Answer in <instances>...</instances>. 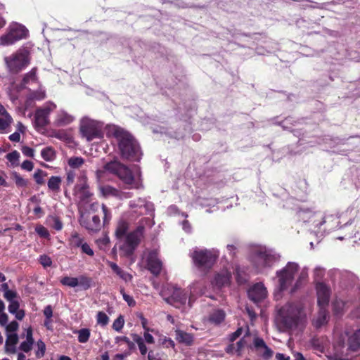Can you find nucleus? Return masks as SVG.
Returning a JSON list of instances; mask_svg holds the SVG:
<instances>
[{
    "label": "nucleus",
    "instance_id": "21",
    "mask_svg": "<svg viewBox=\"0 0 360 360\" xmlns=\"http://www.w3.org/2000/svg\"><path fill=\"white\" fill-rule=\"evenodd\" d=\"M74 120V117L68 114L67 112L61 110L58 112L55 124L58 127H63L72 123Z\"/></svg>",
    "mask_w": 360,
    "mask_h": 360
},
{
    "label": "nucleus",
    "instance_id": "42",
    "mask_svg": "<svg viewBox=\"0 0 360 360\" xmlns=\"http://www.w3.org/2000/svg\"><path fill=\"white\" fill-rule=\"evenodd\" d=\"M116 342L120 341L124 342L127 344L129 350H134L135 349V345L134 342L131 341L127 336H118L115 338Z\"/></svg>",
    "mask_w": 360,
    "mask_h": 360
},
{
    "label": "nucleus",
    "instance_id": "39",
    "mask_svg": "<svg viewBox=\"0 0 360 360\" xmlns=\"http://www.w3.org/2000/svg\"><path fill=\"white\" fill-rule=\"evenodd\" d=\"M7 160L15 166L18 165L20 153L17 150H13L6 155Z\"/></svg>",
    "mask_w": 360,
    "mask_h": 360
},
{
    "label": "nucleus",
    "instance_id": "38",
    "mask_svg": "<svg viewBox=\"0 0 360 360\" xmlns=\"http://www.w3.org/2000/svg\"><path fill=\"white\" fill-rule=\"evenodd\" d=\"M47 175L46 172L38 169L34 174L33 177L38 185H43L44 184V177Z\"/></svg>",
    "mask_w": 360,
    "mask_h": 360
},
{
    "label": "nucleus",
    "instance_id": "63",
    "mask_svg": "<svg viewBox=\"0 0 360 360\" xmlns=\"http://www.w3.org/2000/svg\"><path fill=\"white\" fill-rule=\"evenodd\" d=\"M245 344V341L243 339H240L238 342H237L236 352L238 353V355H240V352L244 347Z\"/></svg>",
    "mask_w": 360,
    "mask_h": 360
},
{
    "label": "nucleus",
    "instance_id": "29",
    "mask_svg": "<svg viewBox=\"0 0 360 360\" xmlns=\"http://www.w3.org/2000/svg\"><path fill=\"white\" fill-rule=\"evenodd\" d=\"M225 316V312L222 309H217L210 315V321L219 324L224 321Z\"/></svg>",
    "mask_w": 360,
    "mask_h": 360
},
{
    "label": "nucleus",
    "instance_id": "36",
    "mask_svg": "<svg viewBox=\"0 0 360 360\" xmlns=\"http://www.w3.org/2000/svg\"><path fill=\"white\" fill-rule=\"evenodd\" d=\"M60 283L63 285L75 288L79 285L77 278L65 276L60 279Z\"/></svg>",
    "mask_w": 360,
    "mask_h": 360
},
{
    "label": "nucleus",
    "instance_id": "41",
    "mask_svg": "<svg viewBox=\"0 0 360 360\" xmlns=\"http://www.w3.org/2000/svg\"><path fill=\"white\" fill-rule=\"evenodd\" d=\"M13 179L18 187H26L28 184V181L22 178L18 173L13 174Z\"/></svg>",
    "mask_w": 360,
    "mask_h": 360
},
{
    "label": "nucleus",
    "instance_id": "5",
    "mask_svg": "<svg viewBox=\"0 0 360 360\" xmlns=\"http://www.w3.org/2000/svg\"><path fill=\"white\" fill-rule=\"evenodd\" d=\"M300 309L294 304H288L278 311V321L285 330L297 327L300 321Z\"/></svg>",
    "mask_w": 360,
    "mask_h": 360
},
{
    "label": "nucleus",
    "instance_id": "17",
    "mask_svg": "<svg viewBox=\"0 0 360 360\" xmlns=\"http://www.w3.org/2000/svg\"><path fill=\"white\" fill-rule=\"evenodd\" d=\"M316 289L319 307H328L330 297V288L323 283H318Z\"/></svg>",
    "mask_w": 360,
    "mask_h": 360
},
{
    "label": "nucleus",
    "instance_id": "1",
    "mask_svg": "<svg viewBox=\"0 0 360 360\" xmlns=\"http://www.w3.org/2000/svg\"><path fill=\"white\" fill-rule=\"evenodd\" d=\"M79 221L80 225L89 233L98 232L102 226H108L111 220L110 210L105 205L96 202L91 203L89 208L79 210Z\"/></svg>",
    "mask_w": 360,
    "mask_h": 360
},
{
    "label": "nucleus",
    "instance_id": "16",
    "mask_svg": "<svg viewBox=\"0 0 360 360\" xmlns=\"http://www.w3.org/2000/svg\"><path fill=\"white\" fill-rule=\"evenodd\" d=\"M252 343L256 352L264 359L268 360L272 357L274 354L272 349L266 345L262 338L255 336Z\"/></svg>",
    "mask_w": 360,
    "mask_h": 360
},
{
    "label": "nucleus",
    "instance_id": "25",
    "mask_svg": "<svg viewBox=\"0 0 360 360\" xmlns=\"http://www.w3.org/2000/svg\"><path fill=\"white\" fill-rule=\"evenodd\" d=\"M0 113L2 116L0 117V131L4 132L13 122V118L4 108Z\"/></svg>",
    "mask_w": 360,
    "mask_h": 360
},
{
    "label": "nucleus",
    "instance_id": "23",
    "mask_svg": "<svg viewBox=\"0 0 360 360\" xmlns=\"http://www.w3.org/2000/svg\"><path fill=\"white\" fill-rule=\"evenodd\" d=\"M348 349L352 352H357L360 349V329L352 334L347 340Z\"/></svg>",
    "mask_w": 360,
    "mask_h": 360
},
{
    "label": "nucleus",
    "instance_id": "4",
    "mask_svg": "<svg viewBox=\"0 0 360 360\" xmlns=\"http://www.w3.org/2000/svg\"><path fill=\"white\" fill-rule=\"evenodd\" d=\"M219 255L214 250L198 249L191 254L194 266L201 272L207 274L214 265Z\"/></svg>",
    "mask_w": 360,
    "mask_h": 360
},
{
    "label": "nucleus",
    "instance_id": "34",
    "mask_svg": "<svg viewBox=\"0 0 360 360\" xmlns=\"http://www.w3.org/2000/svg\"><path fill=\"white\" fill-rule=\"evenodd\" d=\"M84 242V238H81L77 233H73L70 239V244L73 248H80Z\"/></svg>",
    "mask_w": 360,
    "mask_h": 360
},
{
    "label": "nucleus",
    "instance_id": "32",
    "mask_svg": "<svg viewBox=\"0 0 360 360\" xmlns=\"http://www.w3.org/2000/svg\"><path fill=\"white\" fill-rule=\"evenodd\" d=\"M42 158L48 162L52 161L56 157V153L53 148L46 147L41 151Z\"/></svg>",
    "mask_w": 360,
    "mask_h": 360
},
{
    "label": "nucleus",
    "instance_id": "37",
    "mask_svg": "<svg viewBox=\"0 0 360 360\" xmlns=\"http://www.w3.org/2000/svg\"><path fill=\"white\" fill-rule=\"evenodd\" d=\"M37 79V68H33L29 72L25 75L22 79V82L24 84H27L30 81L35 82Z\"/></svg>",
    "mask_w": 360,
    "mask_h": 360
},
{
    "label": "nucleus",
    "instance_id": "44",
    "mask_svg": "<svg viewBox=\"0 0 360 360\" xmlns=\"http://www.w3.org/2000/svg\"><path fill=\"white\" fill-rule=\"evenodd\" d=\"M39 262L44 268L49 267L52 265L51 257L46 255H40Z\"/></svg>",
    "mask_w": 360,
    "mask_h": 360
},
{
    "label": "nucleus",
    "instance_id": "45",
    "mask_svg": "<svg viewBox=\"0 0 360 360\" xmlns=\"http://www.w3.org/2000/svg\"><path fill=\"white\" fill-rule=\"evenodd\" d=\"M37 234L42 238H47L50 236L49 231L42 225H39L35 228Z\"/></svg>",
    "mask_w": 360,
    "mask_h": 360
},
{
    "label": "nucleus",
    "instance_id": "11",
    "mask_svg": "<svg viewBox=\"0 0 360 360\" xmlns=\"http://www.w3.org/2000/svg\"><path fill=\"white\" fill-rule=\"evenodd\" d=\"M278 261V257L264 250L255 252L254 263L257 269L271 267Z\"/></svg>",
    "mask_w": 360,
    "mask_h": 360
},
{
    "label": "nucleus",
    "instance_id": "50",
    "mask_svg": "<svg viewBox=\"0 0 360 360\" xmlns=\"http://www.w3.org/2000/svg\"><path fill=\"white\" fill-rule=\"evenodd\" d=\"M37 345H38V351L36 352V356L38 358H40V357H42L45 354L46 346H45V344L41 340H40L37 342Z\"/></svg>",
    "mask_w": 360,
    "mask_h": 360
},
{
    "label": "nucleus",
    "instance_id": "55",
    "mask_svg": "<svg viewBox=\"0 0 360 360\" xmlns=\"http://www.w3.org/2000/svg\"><path fill=\"white\" fill-rule=\"evenodd\" d=\"M19 325L16 321H13L6 326V330L8 332H15L18 329Z\"/></svg>",
    "mask_w": 360,
    "mask_h": 360
},
{
    "label": "nucleus",
    "instance_id": "35",
    "mask_svg": "<svg viewBox=\"0 0 360 360\" xmlns=\"http://www.w3.org/2000/svg\"><path fill=\"white\" fill-rule=\"evenodd\" d=\"M79 285L81 286L84 290H88L91 287L92 278L84 275L80 276L77 278Z\"/></svg>",
    "mask_w": 360,
    "mask_h": 360
},
{
    "label": "nucleus",
    "instance_id": "43",
    "mask_svg": "<svg viewBox=\"0 0 360 360\" xmlns=\"http://www.w3.org/2000/svg\"><path fill=\"white\" fill-rule=\"evenodd\" d=\"M124 321L122 316L117 317L112 323V328L116 331H120L124 326Z\"/></svg>",
    "mask_w": 360,
    "mask_h": 360
},
{
    "label": "nucleus",
    "instance_id": "60",
    "mask_svg": "<svg viewBox=\"0 0 360 360\" xmlns=\"http://www.w3.org/2000/svg\"><path fill=\"white\" fill-rule=\"evenodd\" d=\"M53 136L60 140H65L67 139L68 134L64 130H59L54 132Z\"/></svg>",
    "mask_w": 360,
    "mask_h": 360
},
{
    "label": "nucleus",
    "instance_id": "15",
    "mask_svg": "<svg viewBox=\"0 0 360 360\" xmlns=\"http://www.w3.org/2000/svg\"><path fill=\"white\" fill-rule=\"evenodd\" d=\"M145 227L143 225L138 226L136 229L129 233L126 236L125 243L130 249V252H133L134 250L139 246L141 240L143 236Z\"/></svg>",
    "mask_w": 360,
    "mask_h": 360
},
{
    "label": "nucleus",
    "instance_id": "28",
    "mask_svg": "<svg viewBox=\"0 0 360 360\" xmlns=\"http://www.w3.org/2000/svg\"><path fill=\"white\" fill-rule=\"evenodd\" d=\"M100 191L104 197L112 196L117 198L120 196V191L116 188L110 185H105L101 186Z\"/></svg>",
    "mask_w": 360,
    "mask_h": 360
},
{
    "label": "nucleus",
    "instance_id": "64",
    "mask_svg": "<svg viewBox=\"0 0 360 360\" xmlns=\"http://www.w3.org/2000/svg\"><path fill=\"white\" fill-rule=\"evenodd\" d=\"M9 140L13 142H19L20 140V135L18 131H15L11 134L8 137Z\"/></svg>",
    "mask_w": 360,
    "mask_h": 360
},
{
    "label": "nucleus",
    "instance_id": "13",
    "mask_svg": "<svg viewBox=\"0 0 360 360\" xmlns=\"http://www.w3.org/2000/svg\"><path fill=\"white\" fill-rule=\"evenodd\" d=\"M147 269L155 276H158L162 269V262L156 249L149 251L146 258Z\"/></svg>",
    "mask_w": 360,
    "mask_h": 360
},
{
    "label": "nucleus",
    "instance_id": "47",
    "mask_svg": "<svg viewBox=\"0 0 360 360\" xmlns=\"http://www.w3.org/2000/svg\"><path fill=\"white\" fill-rule=\"evenodd\" d=\"M80 248L82 253L86 254L90 257H93L94 255V250L86 242H84V243L81 245Z\"/></svg>",
    "mask_w": 360,
    "mask_h": 360
},
{
    "label": "nucleus",
    "instance_id": "48",
    "mask_svg": "<svg viewBox=\"0 0 360 360\" xmlns=\"http://www.w3.org/2000/svg\"><path fill=\"white\" fill-rule=\"evenodd\" d=\"M18 337L16 333L8 334L7 335L6 345L14 346L18 343Z\"/></svg>",
    "mask_w": 360,
    "mask_h": 360
},
{
    "label": "nucleus",
    "instance_id": "19",
    "mask_svg": "<svg viewBox=\"0 0 360 360\" xmlns=\"http://www.w3.org/2000/svg\"><path fill=\"white\" fill-rule=\"evenodd\" d=\"M231 279V274L228 270H221L214 276L213 283L219 288L229 285Z\"/></svg>",
    "mask_w": 360,
    "mask_h": 360
},
{
    "label": "nucleus",
    "instance_id": "3",
    "mask_svg": "<svg viewBox=\"0 0 360 360\" xmlns=\"http://www.w3.org/2000/svg\"><path fill=\"white\" fill-rule=\"evenodd\" d=\"M103 169L109 173L117 176L125 185V188H139V183L135 180L131 169L119 161L106 163Z\"/></svg>",
    "mask_w": 360,
    "mask_h": 360
},
{
    "label": "nucleus",
    "instance_id": "51",
    "mask_svg": "<svg viewBox=\"0 0 360 360\" xmlns=\"http://www.w3.org/2000/svg\"><path fill=\"white\" fill-rule=\"evenodd\" d=\"M52 227L56 231H60L63 229V223L58 217H53Z\"/></svg>",
    "mask_w": 360,
    "mask_h": 360
},
{
    "label": "nucleus",
    "instance_id": "52",
    "mask_svg": "<svg viewBox=\"0 0 360 360\" xmlns=\"http://www.w3.org/2000/svg\"><path fill=\"white\" fill-rule=\"evenodd\" d=\"M20 304L18 301H11L8 305V311L11 314H15L19 309Z\"/></svg>",
    "mask_w": 360,
    "mask_h": 360
},
{
    "label": "nucleus",
    "instance_id": "8",
    "mask_svg": "<svg viewBox=\"0 0 360 360\" xmlns=\"http://www.w3.org/2000/svg\"><path fill=\"white\" fill-rule=\"evenodd\" d=\"M79 133L87 141L103 137V132L98 123L89 119H84L81 121Z\"/></svg>",
    "mask_w": 360,
    "mask_h": 360
},
{
    "label": "nucleus",
    "instance_id": "58",
    "mask_svg": "<svg viewBox=\"0 0 360 360\" xmlns=\"http://www.w3.org/2000/svg\"><path fill=\"white\" fill-rule=\"evenodd\" d=\"M4 297L9 302L13 301V300L17 297V292L13 290H8L4 294Z\"/></svg>",
    "mask_w": 360,
    "mask_h": 360
},
{
    "label": "nucleus",
    "instance_id": "22",
    "mask_svg": "<svg viewBox=\"0 0 360 360\" xmlns=\"http://www.w3.org/2000/svg\"><path fill=\"white\" fill-rule=\"evenodd\" d=\"M176 340L181 344L186 346H191L194 341V337L192 334L186 333L181 330H175Z\"/></svg>",
    "mask_w": 360,
    "mask_h": 360
},
{
    "label": "nucleus",
    "instance_id": "24",
    "mask_svg": "<svg viewBox=\"0 0 360 360\" xmlns=\"http://www.w3.org/2000/svg\"><path fill=\"white\" fill-rule=\"evenodd\" d=\"M109 266H110L112 271L118 276L122 280H123L124 282H130L131 281L133 276L129 273L124 271L122 269H121L116 263H114L112 262H108Z\"/></svg>",
    "mask_w": 360,
    "mask_h": 360
},
{
    "label": "nucleus",
    "instance_id": "20",
    "mask_svg": "<svg viewBox=\"0 0 360 360\" xmlns=\"http://www.w3.org/2000/svg\"><path fill=\"white\" fill-rule=\"evenodd\" d=\"M328 311L327 307H319L317 316L313 320V325L316 328H320L328 321Z\"/></svg>",
    "mask_w": 360,
    "mask_h": 360
},
{
    "label": "nucleus",
    "instance_id": "53",
    "mask_svg": "<svg viewBox=\"0 0 360 360\" xmlns=\"http://www.w3.org/2000/svg\"><path fill=\"white\" fill-rule=\"evenodd\" d=\"M22 153L24 155L30 158H33L34 155V150L33 148L29 147V146H22Z\"/></svg>",
    "mask_w": 360,
    "mask_h": 360
},
{
    "label": "nucleus",
    "instance_id": "61",
    "mask_svg": "<svg viewBox=\"0 0 360 360\" xmlns=\"http://www.w3.org/2000/svg\"><path fill=\"white\" fill-rule=\"evenodd\" d=\"M162 344L166 348H174L175 347L174 342L171 338H168L166 337L163 339Z\"/></svg>",
    "mask_w": 360,
    "mask_h": 360
},
{
    "label": "nucleus",
    "instance_id": "7",
    "mask_svg": "<svg viewBox=\"0 0 360 360\" xmlns=\"http://www.w3.org/2000/svg\"><path fill=\"white\" fill-rule=\"evenodd\" d=\"M299 266L294 262H288L281 270L276 272L278 278L279 289L283 291L291 285L295 274L298 271Z\"/></svg>",
    "mask_w": 360,
    "mask_h": 360
},
{
    "label": "nucleus",
    "instance_id": "49",
    "mask_svg": "<svg viewBox=\"0 0 360 360\" xmlns=\"http://www.w3.org/2000/svg\"><path fill=\"white\" fill-rule=\"evenodd\" d=\"M120 292L122 295V297H123L124 300L127 302L129 306H134L135 305L136 302L134 300V298L131 296L127 295L124 292V290L123 288L120 289Z\"/></svg>",
    "mask_w": 360,
    "mask_h": 360
},
{
    "label": "nucleus",
    "instance_id": "56",
    "mask_svg": "<svg viewBox=\"0 0 360 360\" xmlns=\"http://www.w3.org/2000/svg\"><path fill=\"white\" fill-rule=\"evenodd\" d=\"M75 172L72 170H70L67 172L66 181L68 185H71L74 183L75 179Z\"/></svg>",
    "mask_w": 360,
    "mask_h": 360
},
{
    "label": "nucleus",
    "instance_id": "12",
    "mask_svg": "<svg viewBox=\"0 0 360 360\" xmlns=\"http://www.w3.org/2000/svg\"><path fill=\"white\" fill-rule=\"evenodd\" d=\"M75 195L79 200L80 202L86 203L89 201L92 193L89 191L87 184V177L82 174L79 178V183L75 186Z\"/></svg>",
    "mask_w": 360,
    "mask_h": 360
},
{
    "label": "nucleus",
    "instance_id": "46",
    "mask_svg": "<svg viewBox=\"0 0 360 360\" xmlns=\"http://www.w3.org/2000/svg\"><path fill=\"white\" fill-rule=\"evenodd\" d=\"M44 314L46 316L44 325L48 328V323L50 322L51 318L53 316V309L51 305H48L44 308Z\"/></svg>",
    "mask_w": 360,
    "mask_h": 360
},
{
    "label": "nucleus",
    "instance_id": "26",
    "mask_svg": "<svg viewBox=\"0 0 360 360\" xmlns=\"http://www.w3.org/2000/svg\"><path fill=\"white\" fill-rule=\"evenodd\" d=\"M62 179L58 176H51L48 180L47 185L49 190L58 193L60 190Z\"/></svg>",
    "mask_w": 360,
    "mask_h": 360
},
{
    "label": "nucleus",
    "instance_id": "62",
    "mask_svg": "<svg viewBox=\"0 0 360 360\" xmlns=\"http://www.w3.org/2000/svg\"><path fill=\"white\" fill-rule=\"evenodd\" d=\"M144 340L148 344H153L155 342L154 338L150 335L148 331H146L143 334Z\"/></svg>",
    "mask_w": 360,
    "mask_h": 360
},
{
    "label": "nucleus",
    "instance_id": "9",
    "mask_svg": "<svg viewBox=\"0 0 360 360\" xmlns=\"http://www.w3.org/2000/svg\"><path fill=\"white\" fill-rule=\"evenodd\" d=\"M56 108L53 103H47L43 107L36 110L34 113V127L37 130L44 129L49 124V115Z\"/></svg>",
    "mask_w": 360,
    "mask_h": 360
},
{
    "label": "nucleus",
    "instance_id": "59",
    "mask_svg": "<svg viewBox=\"0 0 360 360\" xmlns=\"http://www.w3.org/2000/svg\"><path fill=\"white\" fill-rule=\"evenodd\" d=\"M243 329L242 328H238L235 332L232 333L229 335L230 342H234L242 334Z\"/></svg>",
    "mask_w": 360,
    "mask_h": 360
},
{
    "label": "nucleus",
    "instance_id": "18",
    "mask_svg": "<svg viewBox=\"0 0 360 360\" xmlns=\"http://www.w3.org/2000/svg\"><path fill=\"white\" fill-rule=\"evenodd\" d=\"M248 295L254 302H259L266 297V290L263 284L256 283L249 289Z\"/></svg>",
    "mask_w": 360,
    "mask_h": 360
},
{
    "label": "nucleus",
    "instance_id": "31",
    "mask_svg": "<svg viewBox=\"0 0 360 360\" xmlns=\"http://www.w3.org/2000/svg\"><path fill=\"white\" fill-rule=\"evenodd\" d=\"M75 333L78 334V341L80 343L87 342L91 335V331L89 328H82L75 332Z\"/></svg>",
    "mask_w": 360,
    "mask_h": 360
},
{
    "label": "nucleus",
    "instance_id": "30",
    "mask_svg": "<svg viewBox=\"0 0 360 360\" xmlns=\"http://www.w3.org/2000/svg\"><path fill=\"white\" fill-rule=\"evenodd\" d=\"M131 337L133 339V341L135 342L139 347L140 353L141 355L145 356L148 352V348L146 345H145L143 339L139 336L138 334L133 333L131 334Z\"/></svg>",
    "mask_w": 360,
    "mask_h": 360
},
{
    "label": "nucleus",
    "instance_id": "40",
    "mask_svg": "<svg viewBox=\"0 0 360 360\" xmlns=\"http://www.w3.org/2000/svg\"><path fill=\"white\" fill-rule=\"evenodd\" d=\"M97 323L105 326L108 323L109 318L103 311H98L96 316Z\"/></svg>",
    "mask_w": 360,
    "mask_h": 360
},
{
    "label": "nucleus",
    "instance_id": "6",
    "mask_svg": "<svg viewBox=\"0 0 360 360\" xmlns=\"http://www.w3.org/2000/svg\"><path fill=\"white\" fill-rule=\"evenodd\" d=\"M28 34L27 28L20 24H14L9 27L8 32L0 37V44L9 46L26 38Z\"/></svg>",
    "mask_w": 360,
    "mask_h": 360
},
{
    "label": "nucleus",
    "instance_id": "33",
    "mask_svg": "<svg viewBox=\"0 0 360 360\" xmlns=\"http://www.w3.org/2000/svg\"><path fill=\"white\" fill-rule=\"evenodd\" d=\"M68 164L72 169H79L84 164V160L82 157H71Z\"/></svg>",
    "mask_w": 360,
    "mask_h": 360
},
{
    "label": "nucleus",
    "instance_id": "10",
    "mask_svg": "<svg viewBox=\"0 0 360 360\" xmlns=\"http://www.w3.org/2000/svg\"><path fill=\"white\" fill-rule=\"evenodd\" d=\"M5 61L10 72L13 73L19 72L29 63L27 54L22 51H18L8 57H6Z\"/></svg>",
    "mask_w": 360,
    "mask_h": 360
},
{
    "label": "nucleus",
    "instance_id": "27",
    "mask_svg": "<svg viewBox=\"0 0 360 360\" xmlns=\"http://www.w3.org/2000/svg\"><path fill=\"white\" fill-rule=\"evenodd\" d=\"M129 229V224L124 220H121L118 222L115 229V236L118 239H122L127 236V232Z\"/></svg>",
    "mask_w": 360,
    "mask_h": 360
},
{
    "label": "nucleus",
    "instance_id": "14",
    "mask_svg": "<svg viewBox=\"0 0 360 360\" xmlns=\"http://www.w3.org/2000/svg\"><path fill=\"white\" fill-rule=\"evenodd\" d=\"M188 294V291L185 289L174 288L172 295L165 300L168 304L173 305L174 307L181 308L186 304Z\"/></svg>",
    "mask_w": 360,
    "mask_h": 360
},
{
    "label": "nucleus",
    "instance_id": "57",
    "mask_svg": "<svg viewBox=\"0 0 360 360\" xmlns=\"http://www.w3.org/2000/svg\"><path fill=\"white\" fill-rule=\"evenodd\" d=\"M22 169L30 172L34 168V164L30 160H25L21 165Z\"/></svg>",
    "mask_w": 360,
    "mask_h": 360
},
{
    "label": "nucleus",
    "instance_id": "54",
    "mask_svg": "<svg viewBox=\"0 0 360 360\" xmlns=\"http://www.w3.org/2000/svg\"><path fill=\"white\" fill-rule=\"evenodd\" d=\"M32 343H30L29 342L23 341L21 342L20 345V349L23 351L24 352H29L32 348Z\"/></svg>",
    "mask_w": 360,
    "mask_h": 360
},
{
    "label": "nucleus",
    "instance_id": "2",
    "mask_svg": "<svg viewBox=\"0 0 360 360\" xmlns=\"http://www.w3.org/2000/svg\"><path fill=\"white\" fill-rule=\"evenodd\" d=\"M108 134L116 139L122 159L132 162L140 161L142 155L141 148L131 133L119 126L112 125L108 128Z\"/></svg>",
    "mask_w": 360,
    "mask_h": 360
}]
</instances>
